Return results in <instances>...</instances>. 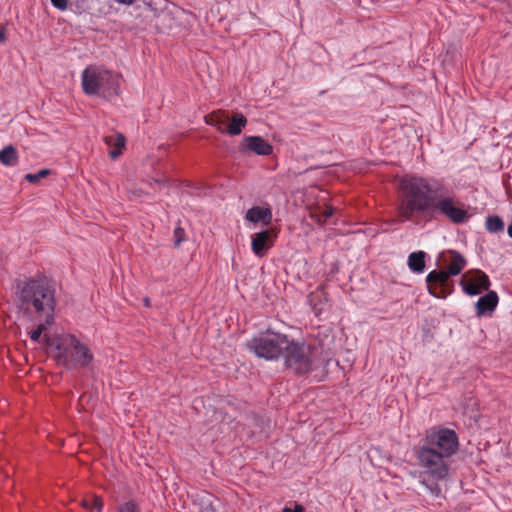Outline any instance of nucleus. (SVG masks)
Wrapping results in <instances>:
<instances>
[{
	"label": "nucleus",
	"instance_id": "nucleus-1",
	"mask_svg": "<svg viewBox=\"0 0 512 512\" xmlns=\"http://www.w3.org/2000/svg\"><path fill=\"white\" fill-rule=\"evenodd\" d=\"M398 216L403 221L432 218L441 214L453 224H463L470 215L443 180L434 177L405 176L399 183Z\"/></svg>",
	"mask_w": 512,
	"mask_h": 512
},
{
	"label": "nucleus",
	"instance_id": "nucleus-2",
	"mask_svg": "<svg viewBox=\"0 0 512 512\" xmlns=\"http://www.w3.org/2000/svg\"><path fill=\"white\" fill-rule=\"evenodd\" d=\"M458 436L448 428H432L426 431L414 454L421 471V484L432 495L439 496L441 488L437 481L444 480L449 474V459L458 450Z\"/></svg>",
	"mask_w": 512,
	"mask_h": 512
},
{
	"label": "nucleus",
	"instance_id": "nucleus-3",
	"mask_svg": "<svg viewBox=\"0 0 512 512\" xmlns=\"http://www.w3.org/2000/svg\"><path fill=\"white\" fill-rule=\"evenodd\" d=\"M18 308L24 314L53 324L56 306L55 287L45 278H30L18 285Z\"/></svg>",
	"mask_w": 512,
	"mask_h": 512
},
{
	"label": "nucleus",
	"instance_id": "nucleus-4",
	"mask_svg": "<svg viewBox=\"0 0 512 512\" xmlns=\"http://www.w3.org/2000/svg\"><path fill=\"white\" fill-rule=\"evenodd\" d=\"M44 340L49 349L56 351L55 358L58 364L68 369L86 367L93 360L90 349L74 335L68 334L58 338L44 335Z\"/></svg>",
	"mask_w": 512,
	"mask_h": 512
},
{
	"label": "nucleus",
	"instance_id": "nucleus-5",
	"mask_svg": "<svg viewBox=\"0 0 512 512\" xmlns=\"http://www.w3.org/2000/svg\"><path fill=\"white\" fill-rule=\"evenodd\" d=\"M320 346H311L288 338L282 357L288 369L296 374H307L325 362Z\"/></svg>",
	"mask_w": 512,
	"mask_h": 512
},
{
	"label": "nucleus",
	"instance_id": "nucleus-6",
	"mask_svg": "<svg viewBox=\"0 0 512 512\" xmlns=\"http://www.w3.org/2000/svg\"><path fill=\"white\" fill-rule=\"evenodd\" d=\"M82 88L85 94L112 99L119 94L118 75L95 66H89L82 72Z\"/></svg>",
	"mask_w": 512,
	"mask_h": 512
},
{
	"label": "nucleus",
	"instance_id": "nucleus-7",
	"mask_svg": "<svg viewBox=\"0 0 512 512\" xmlns=\"http://www.w3.org/2000/svg\"><path fill=\"white\" fill-rule=\"evenodd\" d=\"M287 340L288 336L285 334L267 331L252 338L248 342V348L257 357L275 360L282 356Z\"/></svg>",
	"mask_w": 512,
	"mask_h": 512
},
{
	"label": "nucleus",
	"instance_id": "nucleus-8",
	"mask_svg": "<svg viewBox=\"0 0 512 512\" xmlns=\"http://www.w3.org/2000/svg\"><path fill=\"white\" fill-rule=\"evenodd\" d=\"M452 275L445 270H433L426 276L427 289L430 295L436 298H446L453 291V284L450 283Z\"/></svg>",
	"mask_w": 512,
	"mask_h": 512
},
{
	"label": "nucleus",
	"instance_id": "nucleus-9",
	"mask_svg": "<svg viewBox=\"0 0 512 512\" xmlns=\"http://www.w3.org/2000/svg\"><path fill=\"white\" fill-rule=\"evenodd\" d=\"M490 284L489 277L481 270L470 271L460 280L463 291L469 296H476L483 291H488Z\"/></svg>",
	"mask_w": 512,
	"mask_h": 512
},
{
	"label": "nucleus",
	"instance_id": "nucleus-10",
	"mask_svg": "<svg viewBox=\"0 0 512 512\" xmlns=\"http://www.w3.org/2000/svg\"><path fill=\"white\" fill-rule=\"evenodd\" d=\"M239 149L242 153L251 151L260 156H268L273 152V146L261 136H245Z\"/></svg>",
	"mask_w": 512,
	"mask_h": 512
},
{
	"label": "nucleus",
	"instance_id": "nucleus-11",
	"mask_svg": "<svg viewBox=\"0 0 512 512\" xmlns=\"http://www.w3.org/2000/svg\"><path fill=\"white\" fill-rule=\"evenodd\" d=\"M274 235L271 230H263L252 236L251 247L253 253L263 257L273 245Z\"/></svg>",
	"mask_w": 512,
	"mask_h": 512
},
{
	"label": "nucleus",
	"instance_id": "nucleus-12",
	"mask_svg": "<svg viewBox=\"0 0 512 512\" xmlns=\"http://www.w3.org/2000/svg\"><path fill=\"white\" fill-rule=\"evenodd\" d=\"M499 298L495 291H489L478 299L475 303L476 315L481 317L487 313H491L497 307Z\"/></svg>",
	"mask_w": 512,
	"mask_h": 512
},
{
	"label": "nucleus",
	"instance_id": "nucleus-13",
	"mask_svg": "<svg viewBox=\"0 0 512 512\" xmlns=\"http://www.w3.org/2000/svg\"><path fill=\"white\" fill-rule=\"evenodd\" d=\"M246 219L253 223L262 222L268 225L272 221V211L270 208L254 206L247 211Z\"/></svg>",
	"mask_w": 512,
	"mask_h": 512
},
{
	"label": "nucleus",
	"instance_id": "nucleus-14",
	"mask_svg": "<svg viewBox=\"0 0 512 512\" xmlns=\"http://www.w3.org/2000/svg\"><path fill=\"white\" fill-rule=\"evenodd\" d=\"M104 142L107 146L112 147V150L109 151V156L115 160L119 157L122 148L125 146V137L121 133H115L105 136Z\"/></svg>",
	"mask_w": 512,
	"mask_h": 512
},
{
	"label": "nucleus",
	"instance_id": "nucleus-15",
	"mask_svg": "<svg viewBox=\"0 0 512 512\" xmlns=\"http://www.w3.org/2000/svg\"><path fill=\"white\" fill-rule=\"evenodd\" d=\"M19 162L17 149L9 144L0 150V163L6 167H14Z\"/></svg>",
	"mask_w": 512,
	"mask_h": 512
},
{
	"label": "nucleus",
	"instance_id": "nucleus-16",
	"mask_svg": "<svg viewBox=\"0 0 512 512\" xmlns=\"http://www.w3.org/2000/svg\"><path fill=\"white\" fill-rule=\"evenodd\" d=\"M450 257V264L448 266V272L452 276H456L462 272V270L466 266V259L457 251L450 250L448 251Z\"/></svg>",
	"mask_w": 512,
	"mask_h": 512
},
{
	"label": "nucleus",
	"instance_id": "nucleus-17",
	"mask_svg": "<svg viewBox=\"0 0 512 512\" xmlns=\"http://www.w3.org/2000/svg\"><path fill=\"white\" fill-rule=\"evenodd\" d=\"M246 124V117L242 113H235L232 115L230 123L228 124L225 131L231 136H236L242 132Z\"/></svg>",
	"mask_w": 512,
	"mask_h": 512
},
{
	"label": "nucleus",
	"instance_id": "nucleus-18",
	"mask_svg": "<svg viewBox=\"0 0 512 512\" xmlns=\"http://www.w3.org/2000/svg\"><path fill=\"white\" fill-rule=\"evenodd\" d=\"M425 257L424 251L412 252L408 256V266L415 273H422L425 269Z\"/></svg>",
	"mask_w": 512,
	"mask_h": 512
},
{
	"label": "nucleus",
	"instance_id": "nucleus-19",
	"mask_svg": "<svg viewBox=\"0 0 512 512\" xmlns=\"http://www.w3.org/2000/svg\"><path fill=\"white\" fill-rule=\"evenodd\" d=\"M228 114L225 111H216L206 116V123L212 126H216L218 130L224 131L222 126L228 119Z\"/></svg>",
	"mask_w": 512,
	"mask_h": 512
},
{
	"label": "nucleus",
	"instance_id": "nucleus-20",
	"mask_svg": "<svg viewBox=\"0 0 512 512\" xmlns=\"http://www.w3.org/2000/svg\"><path fill=\"white\" fill-rule=\"evenodd\" d=\"M485 227L491 233L501 232L504 230V222L497 215L488 216L485 221Z\"/></svg>",
	"mask_w": 512,
	"mask_h": 512
},
{
	"label": "nucleus",
	"instance_id": "nucleus-21",
	"mask_svg": "<svg viewBox=\"0 0 512 512\" xmlns=\"http://www.w3.org/2000/svg\"><path fill=\"white\" fill-rule=\"evenodd\" d=\"M51 171L49 169H41L37 173H28L24 176V178L32 184L38 183L41 179L50 175Z\"/></svg>",
	"mask_w": 512,
	"mask_h": 512
},
{
	"label": "nucleus",
	"instance_id": "nucleus-22",
	"mask_svg": "<svg viewBox=\"0 0 512 512\" xmlns=\"http://www.w3.org/2000/svg\"><path fill=\"white\" fill-rule=\"evenodd\" d=\"M117 512H141V510L134 500H129L120 504L117 508Z\"/></svg>",
	"mask_w": 512,
	"mask_h": 512
},
{
	"label": "nucleus",
	"instance_id": "nucleus-23",
	"mask_svg": "<svg viewBox=\"0 0 512 512\" xmlns=\"http://www.w3.org/2000/svg\"><path fill=\"white\" fill-rule=\"evenodd\" d=\"M49 324L46 323V321L44 320V322L40 323L36 329H34L31 333H30V338L32 341L34 342H39L40 341V338H41V335L43 332H45L47 330V326Z\"/></svg>",
	"mask_w": 512,
	"mask_h": 512
},
{
	"label": "nucleus",
	"instance_id": "nucleus-24",
	"mask_svg": "<svg viewBox=\"0 0 512 512\" xmlns=\"http://www.w3.org/2000/svg\"><path fill=\"white\" fill-rule=\"evenodd\" d=\"M185 231L181 227H176L174 230V246L178 247L184 241Z\"/></svg>",
	"mask_w": 512,
	"mask_h": 512
},
{
	"label": "nucleus",
	"instance_id": "nucleus-25",
	"mask_svg": "<svg viewBox=\"0 0 512 512\" xmlns=\"http://www.w3.org/2000/svg\"><path fill=\"white\" fill-rule=\"evenodd\" d=\"M52 5L61 10V11H64L67 9V6H68V0H50Z\"/></svg>",
	"mask_w": 512,
	"mask_h": 512
},
{
	"label": "nucleus",
	"instance_id": "nucleus-26",
	"mask_svg": "<svg viewBox=\"0 0 512 512\" xmlns=\"http://www.w3.org/2000/svg\"><path fill=\"white\" fill-rule=\"evenodd\" d=\"M333 213H334L333 207L326 206L321 213V217L323 218V221H326L328 218H330L333 215Z\"/></svg>",
	"mask_w": 512,
	"mask_h": 512
},
{
	"label": "nucleus",
	"instance_id": "nucleus-27",
	"mask_svg": "<svg viewBox=\"0 0 512 512\" xmlns=\"http://www.w3.org/2000/svg\"><path fill=\"white\" fill-rule=\"evenodd\" d=\"M93 507L98 511L101 512L103 508V501L100 497L94 496L93 498Z\"/></svg>",
	"mask_w": 512,
	"mask_h": 512
},
{
	"label": "nucleus",
	"instance_id": "nucleus-28",
	"mask_svg": "<svg viewBox=\"0 0 512 512\" xmlns=\"http://www.w3.org/2000/svg\"><path fill=\"white\" fill-rule=\"evenodd\" d=\"M203 512H215L212 502H208L207 505L203 507Z\"/></svg>",
	"mask_w": 512,
	"mask_h": 512
},
{
	"label": "nucleus",
	"instance_id": "nucleus-29",
	"mask_svg": "<svg viewBox=\"0 0 512 512\" xmlns=\"http://www.w3.org/2000/svg\"><path fill=\"white\" fill-rule=\"evenodd\" d=\"M5 40H6V28L1 27L0 28V43L5 42Z\"/></svg>",
	"mask_w": 512,
	"mask_h": 512
},
{
	"label": "nucleus",
	"instance_id": "nucleus-30",
	"mask_svg": "<svg viewBox=\"0 0 512 512\" xmlns=\"http://www.w3.org/2000/svg\"><path fill=\"white\" fill-rule=\"evenodd\" d=\"M117 3L124 5H132L136 0H115Z\"/></svg>",
	"mask_w": 512,
	"mask_h": 512
},
{
	"label": "nucleus",
	"instance_id": "nucleus-31",
	"mask_svg": "<svg viewBox=\"0 0 512 512\" xmlns=\"http://www.w3.org/2000/svg\"><path fill=\"white\" fill-rule=\"evenodd\" d=\"M292 512H304V508L300 504H295L294 509H292Z\"/></svg>",
	"mask_w": 512,
	"mask_h": 512
},
{
	"label": "nucleus",
	"instance_id": "nucleus-32",
	"mask_svg": "<svg viewBox=\"0 0 512 512\" xmlns=\"http://www.w3.org/2000/svg\"><path fill=\"white\" fill-rule=\"evenodd\" d=\"M144 304H145V306L149 307L150 306V299L149 298H145L144 299Z\"/></svg>",
	"mask_w": 512,
	"mask_h": 512
},
{
	"label": "nucleus",
	"instance_id": "nucleus-33",
	"mask_svg": "<svg viewBox=\"0 0 512 512\" xmlns=\"http://www.w3.org/2000/svg\"><path fill=\"white\" fill-rule=\"evenodd\" d=\"M283 512H292V509H291V508H287V507H285V508L283 509Z\"/></svg>",
	"mask_w": 512,
	"mask_h": 512
}]
</instances>
